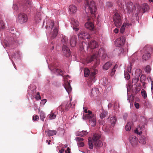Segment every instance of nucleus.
<instances>
[{"mask_svg": "<svg viewBox=\"0 0 153 153\" xmlns=\"http://www.w3.org/2000/svg\"><path fill=\"white\" fill-rule=\"evenodd\" d=\"M146 79V77L143 75H142L140 78V81L142 83L143 82H144L145 80Z\"/></svg>", "mask_w": 153, "mask_h": 153, "instance_id": "45", "label": "nucleus"}, {"mask_svg": "<svg viewBox=\"0 0 153 153\" xmlns=\"http://www.w3.org/2000/svg\"><path fill=\"white\" fill-rule=\"evenodd\" d=\"M84 75L85 77H87L89 75L90 80H91L92 81L95 82L96 74V70L95 69L93 71H91L90 74V71L89 69L87 68H85L84 69Z\"/></svg>", "mask_w": 153, "mask_h": 153, "instance_id": "4", "label": "nucleus"}, {"mask_svg": "<svg viewBox=\"0 0 153 153\" xmlns=\"http://www.w3.org/2000/svg\"><path fill=\"white\" fill-rule=\"evenodd\" d=\"M134 100V96L132 95L129 96L128 98V100L129 101L130 103L131 102L132 103Z\"/></svg>", "mask_w": 153, "mask_h": 153, "instance_id": "41", "label": "nucleus"}, {"mask_svg": "<svg viewBox=\"0 0 153 153\" xmlns=\"http://www.w3.org/2000/svg\"><path fill=\"white\" fill-rule=\"evenodd\" d=\"M98 54L100 56H102L105 54V51L102 48L100 49L98 51Z\"/></svg>", "mask_w": 153, "mask_h": 153, "instance_id": "37", "label": "nucleus"}, {"mask_svg": "<svg viewBox=\"0 0 153 153\" xmlns=\"http://www.w3.org/2000/svg\"><path fill=\"white\" fill-rule=\"evenodd\" d=\"M118 67V65L117 64L115 65L112 69L110 75L111 76H113L115 74L116 69Z\"/></svg>", "mask_w": 153, "mask_h": 153, "instance_id": "31", "label": "nucleus"}, {"mask_svg": "<svg viewBox=\"0 0 153 153\" xmlns=\"http://www.w3.org/2000/svg\"><path fill=\"white\" fill-rule=\"evenodd\" d=\"M40 117L41 120L42 121H44V119L45 118V116L43 112L41 111L40 112Z\"/></svg>", "mask_w": 153, "mask_h": 153, "instance_id": "42", "label": "nucleus"}, {"mask_svg": "<svg viewBox=\"0 0 153 153\" xmlns=\"http://www.w3.org/2000/svg\"><path fill=\"white\" fill-rule=\"evenodd\" d=\"M88 113L84 114L83 119L85 120L89 119L91 126H96V117L94 114L90 110L88 111Z\"/></svg>", "mask_w": 153, "mask_h": 153, "instance_id": "3", "label": "nucleus"}, {"mask_svg": "<svg viewBox=\"0 0 153 153\" xmlns=\"http://www.w3.org/2000/svg\"><path fill=\"white\" fill-rule=\"evenodd\" d=\"M64 87L68 93L69 94V93L71 92L72 88L70 83L68 81H65L64 85Z\"/></svg>", "mask_w": 153, "mask_h": 153, "instance_id": "19", "label": "nucleus"}, {"mask_svg": "<svg viewBox=\"0 0 153 153\" xmlns=\"http://www.w3.org/2000/svg\"><path fill=\"white\" fill-rule=\"evenodd\" d=\"M71 24L72 25L73 29L76 31L79 30V24L78 22L74 18L71 19Z\"/></svg>", "mask_w": 153, "mask_h": 153, "instance_id": "11", "label": "nucleus"}, {"mask_svg": "<svg viewBox=\"0 0 153 153\" xmlns=\"http://www.w3.org/2000/svg\"><path fill=\"white\" fill-rule=\"evenodd\" d=\"M99 123L100 125H104V122L102 121H99Z\"/></svg>", "mask_w": 153, "mask_h": 153, "instance_id": "64", "label": "nucleus"}, {"mask_svg": "<svg viewBox=\"0 0 153 153\" xmlns=\"http://www.w3.org/2000/svg\"><path fill=\"white\" fill-rule=\"evenodd\" d=\"M69 9L71 13L73 14L76 13L77 10L76 7L74 5H70L69 7Z\"/></svg>", "mask_w": 153, "mask_h": 153, "instance_id": "20", "label": "nucleus"}, {"mask_svg": "<svg viewBox=\"0 0 153 153\" xmlns=\"http://www.w3.org/2000/svg\"><path fill=\"white\" fill-rule=\"evenodd\" d=\"M141 93L142 96L144 99H146L147 98V94L145 90L144 89H142L141 91Z\"/></svg>", "mask_w": 153, "mask_h": 153, "instance_id": "40", "label": "nucleus"}, {"mask_svg": "<svg viewBox=\"0 0 153 153\" xmlns=\"http://www.w3.org/2000/svg\"><path fill=\"white\" fill-rule=\"evenodd\" d=\"M62 42L64 44H66L68 42V38L65 36H63L62 37Z\"/></svg>", "mask_w": 153, "mask_h": 153, "instance_id": "35", "label": "nucleus"}, {"mask_svg": "<svg viewBox=\"0 0 153 153\" xmlns=\"http://www.w3.org/2000/svg\"><path fill=\"white\" fill-rule=\"evenodd\" d=\"M131 124L130 122H128L126 125L125 128L126 131H129L131 129Z\"/></svg>", "mask_w": 153, "mask_h": 153, "instance_id": "39", "label": "nucleus"}, {"mask_svg": "<svg viewBox=\"0 0 153 153\" xmlns=\"http://www.w3.org/2000/svg\"><path fill=\"white\" fill-rule=\"evenodd\" d=\"M54 71L58 73L59 75L63 76V72L61 70L58 69H55Z\"/></svg>", "mask_w": 153, "mask_h": 153, "instance_id": "43", "label": "nucleus"}, {"mask_svg": "<svg viewBox=\"0 0 153 153\" xmlns=\"http://www.w3.org/2000/svg\"><path fill=\"white\" fill-rule=\"evenodd\" d=\"M62 48L63 55L67 57L70 56L71 55V52L69 48L64 45Z\"/></svg>", "mask_w": 153, "mask_h": 153, "instance_id": "12", "label": "nucleus"}, {"mask_svg": "<svg viewBox=\"0 0 153 153\" xmlns=\"http://www.w3.org/2000/svg\"><path fill=\"white\" fill-rule=\"evenodd\" d=\"M125 78L127 80H128L130 78V76L129 74L127 72H125L124 73Z\"/></svg>", "mask_w": 153, "mask_h": 153, "instance_id": "49", "label": "nucleus"}, {"mask_svg": "<svg viewBox=\"0 0 153 153\" xmlns=\"http://www.w3.org/2000/svg\"><path fill=\"white\" fill-rule=\"evenodd\" d=\"M77 37L75 35L71 37L70 41V45L71 47H74L75 46L76 42Z\"/></svg>", "mask_w": 153, "mask_h": 153, "instance_id": "18", "label": "nucleus"}, {"mask_svg": "<svg viewBox=\"0 0 153 153\" xmlns=\"http://www.w3.org/2000/svg\"><path fill=\"white\" fill-rule=\"evenodd\" d=\"M85 26L86 28L89 29L90 30H92L94 28V24L90 22H88L85 24Z\"/></svg>", "mask_w": 153, "mask_h": 153, "instance_id": "21", "label": "nucleus"}, {"mask_svg": "<svg viewBox=\"0 0 153 153\" xmlns=\"http://www.w3.org/2000/svg\"><path fill=\"white\" fill-rule=\"evenodd\" d=\"M49 118L50 119L52 120L55 118L56 117V115L54 114L53 113H51L48 115Z\"/></svg>", "mask_w": 153, "mask_h": 153, "instance_id": "46", "label": "nucleus"}, {"mask_svg": "<svg viewBox=\"0 0 153 153\" xmlns=\"http://www.w3.org/2000/svg\"><path fill=\"white\" fill-rule=\"evenodd\" d=\"M101 136V134H96V147H101L102 146V142L100 140H99Z\"/></svg>", "mask_w": 153, "mask_h": 153, "instance_id": "16", "label": "nucleus"}, {"mask_svg": "<svg viewBox=\"0 0 153 153\" xmlns=\"http://www.w3.org/2000/svg\"><path fill=\"white\" fill-rule=\"evenodd\" d=\"M108 114L107 111H103L100 114V117L101 118L103 119Z\"/></svg>", "mask_w": 153, "mask_h": 153, "instance_id": "34", "label": "nucleus"}, {"mask_svg": "<svg viewBox=\"0 0 153 153\" xmlns=\"http://www.w3.org/2000/svg\"><path fill=\"white\" fill-rule=\"evenodd\" d=\"M141 72V70L139 69H137L136 70L135 74L136 76H137V77L132 79V83H134V85H135L138 81L139 80V77L140 76Z\"/></svg>", "mask_w": 153, "mask_h": 153, "instance_id": "10", "label": "nucleus"}, {"mask_svg": "<svg viewBox=\"0 0 153 153\" xmlns=\"http://www.w3.org/2000/svg\"><path fill=\"white\" fill-rule=\"evenodd\" d=\"M140 89L141 88H138L136 86L135 88L132 89V91L133 93L137 94L140 91Z\"/></svg>", "mask_w": 153, "mask_h": 153, "instance_id": "36", "label": "nucleus"}, {"mask_svg": "<svg viewBox=\"0 0 153 153\" xmlns=\"http://www.w3.org/2000/svg\"><path fill=\"white\" fill-rule=\"evenodd\" d=\"M88 133V132L85 131H78L76 133V134L77 135L80 137H83L87 135Z\"/></svg>", "mask_w": 153, "mask_h": 153, "instance_id": "26", "label": "nucleus"}, {"mask_svg": "<svg viewBox=\"0 0 153 153\" xmlns=\"http://www.w3.org/2000/svg\"><path fill=\"white\" fill-rule=\"evenodd\" d=\"M54 28L52 35V38L53 39L55 38L58 32V28L57 27H54Z\"/></svg>", "mask_w": 153, "mask_h": 153, "instance_id": "30", "label": "nucleus"}, {"mask_svg": "<svg viewBox=\"0 0 153 153\" xmlns=\"http://www.w3.org/2000/svg\"><path fill=\"white\" fill-rule=\"evenodd\" d=\"M88 144L89 148L91 149L93 148V146L96 145V134H94L93 137L91 138L89 137L88 139Z\"/></svg>", "mask_w": 153, "mask_h": 153, "instance_id": "8", "label": "nucleus"}, {"mask_svg": "<svg viewBox=\"0 0 153 153\" xmlns=\"http://www.w3.org/2000/svg\"><path fill=\"white\" fill-rule=\"evenodd\" d=\"M114 21L115 26L120 27L122 24L121 19L120 16L117 13L115 14L114 17Z\"/></svg>", "mask_w": 153, "mask_h": 153, "instance_id": "5", "label": "nucleus"}, {"mask_svg": "<svg viewBox=\"0 0 153 153\" xmlns=\"http://www.w3.org/2000/svg\"><path fill=\"white\" fill-rule=\"evenodd\" d=\"M48 136H53L54 135H56L57 133V131L56 130H48L47 131H46Z\"/></svg>", "mask_w": 153, "mask_h": 153, "instance_id": "29", "label": "nucleus"}, {"mask_svg": "<svg viewBox=\"0 0 153 153\" xmlns=\"http://www.w3.org/2000/svg\"><path fill=\"white\" fill-rule=\"evenodd\" d=\"M135 132L139 135L141 134L142 133V132L141 131L139 132H138V130H136L135 131Z\"/></svg>", "mask_w": 153, "mask_h": 153, "instance_id": "62", "label": "nucleus"}, {"mask_svg": "<svg viewBox=\"0 0 153 153\" xmlns=\"http://www.w3.org/2000/svg\"><path fill=\"white\" fill-rule=\"evenodd\" d=\"M95 88H93L92 89L90 93V95L92 97L93 94H94L95 92Z\"/></svg>", "mask_w": 153, "mask_h": 153, "instance_id": "52", "label": "nucleus"}, {"mask_svg": "<svg viewBox=\"0 0 153 153\" xmlns=\"http://www.w3.org/2000/svg\"><path fill=\"white\" fill-rule=\"evenodd\" d=\"M151 70V68L150 66L148 65L145 68V71L146 72L149 73Z\"/></svg>", "mask_w": 153, "mask_h": 153, "instance_id": "47", "label": "nucleus"}, {"mask_svg": "<svg viewBox=\"0 0 153 153\" xmlns=\"http://www.w3.org/2000/svg\"><path fill=\"white\" fill-rule=\"evenodd\" d=\"M129 140L131 144L133 146L136 145L138 143L137 139L134 135H131L130 136Z\"/></svg>", "mask_w": 153, "mask_h": 153, "instance_id": "15", "label": "nucleus"}, {"mask_svg": "<svg viewBox=\"0 0 153 153\" xmlns=\"http://www.w3.org/2000/svg\"><path fill=\"white\" fill-rule=\"evenodd\" d=\"M88 47L91 49L90 52L93 53L95 51L96 48V42L94 40H91L88 44Z\"/></svg>", "mask_w": 153, "mask_h": 153, "instance_id": "14", "label": "nucleus"}, {"mask_svg": "<svg viewBox=\"0 0 153 153\" xmlns=\"http://www.w3.org/2000/svg\"><path fill=\"white\" fill-rule=\"evenodd\" d=\"M34 18L36 22H39V21L41 19L40 17V13L39 12H37Z\"/></svg>", "mask_w": 153, "mask_h": 153, "instance_id": "28", "label": "nucleus"}, {"mask_svg": "<svg viewBox=\"0 0 153 153\" xmlns=\"http://www.w3.org/2000/svg\"><path fill=\"white\" fill-rule=\"evenodd\" d=\"M102 129L105 132H108L109 131V128L107 127L106 124H104L102 127Z\"/></svg>", "mask_w": 153, "mask_h": 153, "instance_id": "38", "label": "nucleus"}, {"mask_svg": "<svg viewBox=\"0 0 153 153\" xmlns=\"http://www.w3.org/2000/svg\"><path fill=\"white\" fill-rule=\"evenodd\" d=\"M151 55L149 53L147 52L145 53L142 57V61L143 62L146 61L148 60L150 57Z\"/></svg>", "mask_w": 153, "mask_h": 153, "instance_id": "22", "label": "nucleus"}, {"mask_svg": "<svg viewBox=\"0 0 153 153\" xmlns=\"http://www.w3.org/2000/svg\"><path fill=\"white\" fill-rule=\"evenodd\" d=\"M107 5L108 7H111L112 6V3L110 2H108Z\"/></svg>", "mask_w": 153, "mask_h": 153, "instance_id": "59", "label": "nucleus"}, {"mask_svg": "<svg viewBox=\"0 0 153 153\" xmlns=\"http://www.w3.org/2000/svg\"><path fill=\"white\" fill-rule=\"evenodd\" d=\"M101 18L99 16H98L97 18V21L98 22V25L99 27H100L101 25Z\"/></svg>", "mask_w": 153, "mask_h": 153, "instance_id": "48", "label": "nucleus"}, {"mask_svg": "<svg viewBox=\"0 0 153 153\" xmlns=\"http://www.w3.org/2000/svg\"><path fill=\"white\" fill-rule=\"evenodd\" d=\"M146 137L144 136H142L140 138L139 142L141 143L145 144L146 143Z\"/></svg>", "mask_w": 153, "mask_h": 153, "instance_id": "25", "label": "nucleus"}, {"mask_svg": "<svg viewBox=\"0 0 153 153\" xmlns=\"http://www.w3.org/2000/svg\"><path fill=\"white\" fill-rule=\"evenodd\" d=\"M134 105L138 109L139 108V104L138 103L135 102L134 103Z\"/></svg>", "mask_w": 153, "mask_h": 153, "instance_id": "56", "label": "nucleus"}, {"mask_svg": "<svg viewBox=\"0 0 153 153\" xmlns=\"http://www.w3.org/2000/svg\"><path fill=\"white\" fill-rule=\"evenodd\" d=\"M39 117L37 115L34 116L33 117V119L34 121H37L38 120Z\"/></svg>", "mask_w": 153, "mask_h": 153, "instance_id": "54", "label": "nucleus"}, {"mask_svg": "<svg viewBox=\"0 0 153 153\" xmlns=\"http://www.w3.org/2000/svg\"><path fill=\"white\" fill-rule=\"evenodd\" d=\"M79 36L83 39H89L90 37V35L85 31H81L79 34Z\"/></svg>", "mask_w": 153, "mask_h": 153, "instance_id": "13", "label": "nucleus"}, {"mask_svg": "<svg viewBox=\"0 0 153 153\" xmlns=\"http://www.w3.org/2000/svg\"><path fill=\"white\" fill-rule=\"evenodd\" d=\"M140 130H143L145 128V126L144 125H142L140 127Z\"/></svg>", "mask_w": 153, "mask_h": 153, "instance_id": "61", "label": "nucleus"}, {"mask_svg": "<svg viewBox=\"0 0 153 153\" xmlns=\"http://www.w3.org/2000/svg\"><path fill=\"white\" fill-rule=\"evenodd\" d=\"M85 7L86 12H87V11H88V12L89 11L91 14L95 16L96 6L94 1H91L89 4L87 0H85Z\"/></svg>", "mask_w": 153, "mask_h": 153, "instance_id": "2", "label": "nucleus"}, {"mask_svg": "<svg viewBox=\"0 0 153 153\" xmlns=\"http://www.w3.org/2000/svg\"><path fill=\"white\" fill-rule=\"evenodd\" d=\"M117 121V118L115 117H111L110 118V121L111 124L114 125L115 123Z\"/></svg>", "mask_w": 153, "mask_h": 153, "instance_id": "33", "label": "nucleus"}, {"mask_svg": "<svg viewBox=\"0 0 153 153\" xmlns=\"http://www.w3.org/2000/svg\"><path fill=\"white\" fill-rule=\"evenodd\" d=\"M70 149L68 147L67 149L65 151V153H70Z\"/></svg>", "mask_w": 153, "mask_h": 153, "instance_id": "57", "label": "nucleus"}, {"mask_svg": "<svg viewBox=\"0 0 153 153\" xmlns=\"http://www.w3.org/2000/svg\"><path fill=\"white\" fill-rule=\"evenodd\" d=\"M77 144L78 146L79 147H82L84 145V143L82 142H77Z\"/></svg>", "mask_w": 153, "mask_h": 153, "instance_id": "50", "label": "nucleus"}, {"mask_svg": "<svg viewBox=\"0 0 153 153\" xmlns=\"http://www.w3.org/2000/svg\"><path fill=\"white\" fill-rule=\"evenodd\" d=\"M71 103H68V102L65 101L63 102L59 107V110L62 111L68 110V109L71 106Z\"/></svg>", "mask_w": 153, "mask_h": 153, "instance_id": "7", "label": "nucleus"}, {"mask_svg": "<svg viewBox=\"0 0 153 153\" xmlns=\"http://www.w3.org/2000/svg\"><path fill=\"white\" fill-rule=\"evenodd\" d=\"M142 9L144 11V12H145L149 10V7L147 4L144 3L142 4Z\"/></svg>", "mask_w": 153, "mask_h": 153, "instance_id": "27", "label": "nucleus"}, {"mask_svg": "<svg viewBox=\"0 0 153 153\" xmlns=\"http://www.w3.org/2000/svg\"><path fill=\"white\" fill-rule=\"evenodd\" d=\"M118 31H119V30L117 28H116L114 30V32L116 33H118Z\"/></svg>", "mask_w": 153, "mask_h": 153, "instance_id": "63", "label": "nucleus"}, {"mask_svg": "<svg viewBox=\"0 0 153 153\" xmlns=\"http://www.w3.org/2000/svg\"><path fill=\"white\" fill-rule=\"evenodd\" d=\"M131 66H132L131 65V64H130V65L129 67H128L127 69V71L129 73H130L131 72Z\"/></svg>", "mask_w": 153, "mask_h": 153, "instance_id": "55", "label": "nucleus"}, {"mask_svg": "<svg viewBox=\"0 0 153 153\" xmlns=\"http://www.w3.org/2000/svg\"><path fill=\"white\" fill-rule=\"evenodd\" d=\"M133 117L134 120L133 119H132L131 121H132V122L136 121L137 120V117L135 115H134Z\"/></svg>", "mask_w": 153, "mask_h": 153, "instance_id": "58", "label": "nucleus"}, {"mask_svg": "<svg viewBox=\"0 0 153 153\" xmlns=\"http://www.w3.org/2000/svg\"><path fill=\"white\" fill-rule=\"evenodd\" d=\"M132 85L131 82H128V86H127V89L128 90H130L132 87Z\"/></svg>", "mask_w": 153, "mask_h": 153, "instance_id": "53", "label": "nucleus"}, {"mask_svg": "<svg viewBox=\"0 0 153 153\" xmlns=\"http://www.w3.org/2000/svg\"><path fill=\"white\" fill-rule=\"evenodd\" d=\"M4 28V24L2 20H0V30L3 29Z\"/></svg>", "mask_w": 153, "mask_h": 153, "instance_id": "44", "label": "nucleus"}, {"mask_svg": "<svg viewBox=\"0 0 153 153\" xmlns=\"http://www.w3.org/2000/svg\"><path fill=\"white\" fill-rule=\"evenodd\" d=\"M112 65V63L111 62H108L104 64L103 68L104 70H107L111 67Z\"/></svg>", "mask_w": 153, "mask_h": 153, "instance_id": "24", "label": "nucleus"}, {"mask_svg": "<svg viewBox=\"0 0 153 153\" xmlns=\"http://www.w3.org/2000/svg\"><path fill=\"white\" fill-rule=\"evenodd\" d=\"M75 139L77 141V142H79V141L81 142V141L83 140V139L82 138L78 137H76Z\"/></svg>", "mask_w": 153, "mask_h": 153, "instance_id": "51", "label": "nucleus"}, {"mask_svg": "<svg viewBox=\"0 0 153 153\" xmlns=\"http://www.w3.org/2000/svg\"><path fill=\"white\" fill-rule=\"evenodd\" d=\"M127 25L128 26V24L127 23H125L123 24L120 29V32L121 33H123L124 32L125 29V27Z\"/></svg>", "mask_w": 153, "mask_h": 153, "instance_id": "32", "label": "nucleus"}, {"mask_svg": "<svg viewBox=\"0 0 153 153\" xmlns=\"http://www.w3.org/2000/svg\"><path fill=\"white\" fill-rule=\"evenodd\" d=\"M54 23L53 21L50 20L47 22L46 27L47 29L49 30H51L53 27H54Z\"/></svg>", "mask_w": 153, "mask_h": 153, "instance_id": "17", "label": "nucleus"}, {"mask_svg": "<svg viewBox=\"0 0 153 153\" xmlns=\"http://www.w3.org/2000/svg\"><path fill=\"white\" fill-rule=\"evenodd\" d=\"M47 102V100L46 99H44L41 100L42 103L44 104Z\"/></svg>", "mask_w": 153, "mask_h": 153, "instance_id": "60", "label": "nucleus"}, {"mask_svg": "<svg viewBox=\"0 0 153 153\" xmlns=\"http://www.w3.org/2000/svg\"><path fill=\"white\" fill-rule=\"evenodd\" d=\"M28 19V17L26 14L21 13L18 15L17 20L19 23L22 24L27 22Z\"/></svg>", "mask_w": 153, "mask_h": 153, "instance_id": "6", "label": "nucleus"}, {"mask_svg": "<svg viewBox=\"0 0 153 153\" xmlns=\"http://www.w3.org/2000/svg\"><path fill=\"white\" fill-rule=\"evenodd\" d=\"M126 7L127 12L129 14L133 13V15L137 19L141 10L140 6L137 3L134 4L132 2H129L126 4Z\"/></svg>", "mask_w": 153, "mask_h": 153, "instance_id": "1", "label": "nucleus"}, {"mask_svg": "<svg viewBox=\"0 0 153 153\" xmlns=\"http://www.w3.org/2000/svg\"><path fill=\"white\" fill-rule=\"evenodd\" d=\"M125 38L123 36H121L116 40L115 42V45L118 47L122 46L125 43Z\"/></svg>", "mask_w": 153, "mask_h": 153, "instance_id": "9", "label": "nucleus"}, {"mask_svg": "<svg viewBox=\"0 0 153 153\" xmlns=\"http://www.w3.org/2000/svg\"><path fill=\"white\" fill-rule=\"evenodd\" d=\"M96 58V54L95 53H93V55L90 56H88L86 59V61L87 63H89L91 62Z\"/></svg>", "mask_w": 153, "mask_h": 153, "instance_id": "23", "label": "nucleus"}]
</instances>
